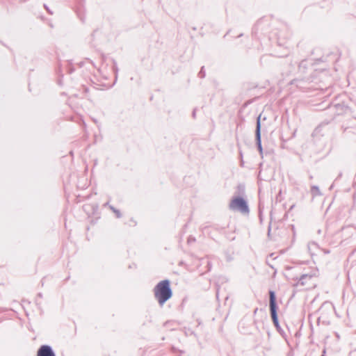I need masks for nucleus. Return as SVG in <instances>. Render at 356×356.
I'll list each match as a JSON object with an SVG mask.
<instances>
[{
	"label": "nucleus",
	"instance_id": "f03ea898",
	"mask_svg": "<svg viewBox=\"0 0 356 356\" xmlns=\"http://www.w3.org/2000/svg\"><path fill=\"white\" fill-rule=\"evenodd\" d=\"M270 296V314L272 317V320L273 321L274 325L276 327H278L279 323L277 316V305H276V298L275 294L273 291L269 292Z\"/></svg>",
	"mask_w": 356,
	"mask_h": 356
},
{
	"label": "nucleus",
	"instance_id": "39448f33",
	"mask_svg": "<svg viewBox=\"0 0 356 356\" xmlns=\"http://www.w3.org/2000/svg\"><path fill=\"white\" fill-rule=\"evenodd\" d=\"M325 350L323 351V354L321 356H325Z\"/></svg>",
	"mask_w": 356,
	"mask_h": 356
},
{
	"label": "nucleus",
	"instance_id": "7ed1b4c3",
	"mask_svg": "<svg viewBox=\"0 0 356 356\" xmlns=\"http://www.w3.org/2000/svg\"><path fill=\"white\" fill-rule=\"evenodd\" d=\"M229 207L232 210H238L243 213H247L248 208L245 200L241 197H236L232 200Z\"/></svg>",
	"mask_w": 356,
	"mask_h": 356
},
{
	"label": "nucleus",
	"instance_id": "20e7f679",
	"mask_svg": "<svg viewBox=\"0 0 356 356\" xmlns=\"http://www.w3.org/2000/svg\"><path fill=\"white\" fill-rule=\"evenodd\" d=\"M37 356H55V355L49 346H42L39 349Z\"/></svg>",
	"mask_w": 356,
	"mask_h": 356
},
{
	"label": "nucleus",
	"instance_id": "f257e3e1",
	"mask_svg": "<svg viewBox=\"0 0 356 356\" xmlns=\"http://www.w3.org/2000/svg\"><path fill=\"white\" fill-rule=\"evenodd\" d=\"M172 292L168 280H163L157 284V298L159 303L163 305L164 302L172 297Z\"/></svg>",
	"mask_w": 356,
	"mask_h": 356
},
{
	"label": "nucleus",
	"instance_id": "423d86ee",
	"mask_svg": "<svg viewBox=\"0 0 356 356\" xmlns=\"http://www.w3.org/2000/svg\"><path fill=\"white\" fill-rule=\"evenodd\" d=\"M259 122L257 123V127L259 128Z\"/></svg>",
	"mask_w": 356,
	"mask_h": 356
}]
</instances>
